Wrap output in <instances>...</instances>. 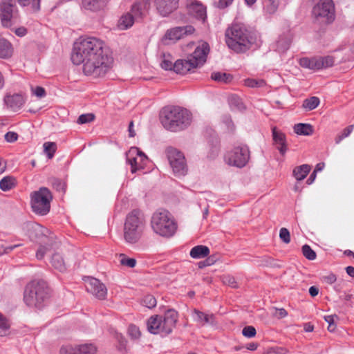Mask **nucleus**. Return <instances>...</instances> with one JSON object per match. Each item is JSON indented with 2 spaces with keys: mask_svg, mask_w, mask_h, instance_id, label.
I'll return each instance as SVG.
<instances>
[{
  "mask_svg": "<svg viewBox=\"0 0 354 354\" xmlns=\"http://www.w3.org/2000/svg\"><path fill=\"white\" fill-rule=\"evenodd\" d=\"M161 122L169 131H182L190 125L192 114L187 109L180 106L165 107L162 111Z\"/></svg>",
  "mask_w": 354,
  "mask_h": 354,
  "instance_id": "nucleus-1",
  "label": "nucleus"
},
{
  "mask_svg": "<svg viewBox=\"0 0 354 354\" xmlns=\"http://www.w3.org/2000/svg\"><path fill=\"white\" fill-rule=\"evenodd\" d=\"M105 50L102 40L93 37L80 39L74 43L71 53V61L75 65L81 64L84 59L95 57L97 53Z\"/></svg>",
  "mask_w": 354,
  "mask_h": 354,
  "instance_id": "nucleus-2",
  "label": "nucleus"
},
{
  "mask_svg": "<svg viewBox=\"0 0 354 354\" xmlns=\"http://www.w3.org/2000/svg\"><path fill=\"white\" fill-rule=\"evenodd\" d=\"M225 41L230 49L239 53L250 48L253 38L243 24H234L225 31Z\"/></svg>",
  "mask_w": 354,
  "mask_h": 354,
  "instance_id": "nucleus-3",
  "label": "nucleus"
},
{
  "mask_svg": "<svg viewBox=\"0 0 354 354\" xmlns=\"http://www.w3.org/2000/svg\"><path fill=\"white\" fill-rule=\"evenodd\" d=\"M146 221L143 214L138 209H133L126 216L124 223V239L128 243H137L141 238L145 228Z\"/></svg>",
  "mask_w": 354,
  "mask_h": 354,
  "instance_id": "nucleus-4",
  "label": "nucleus"
},
{
  "mask_svg": "<svg viewBox=\"0 0 354 354\" xmlns=\"http://www.w3.org/2000/svg\"><path fill=\"white\" fill-rule=\"evenodd\" d=\"M112 58L106 49L97 53L95 57L84 59L83 73L94 78L104 77L111 69Z\"/></svg>",
  "mask_w": 354,
  "mask_h": 354,
  "instance_id": "nucleus-5",
  "label": "nucleus"
},
{
  "mask_svg": "<svg viewBox=\"0 0 354 354\" xmlns=\"http://www.w3.org/2000/svg\"><path fill=\"white\" fill-rule=\"evenodd\" d=\"M177 321L178 313L174 309H169L163 316H151L147 320V329L152 334L167 335L176 327Z\"/></svg>",
  "mask_w": 354,
  "mask_h": 354,
  "instance_id": "nucleus-6",
  "label": "nucleus"
},
{
  "mask_svg": "<svg viewBox=\"0 0 354 354\" xmlns=\"http://www.w3.org/2000/svg\"><path fill=\"white\" fill-rule=\"evenodd\" d=\"M150 225L153 232L162 237L172 236L177 230L174 217L169 211L163 209H158L152 214Z\"/></svg>",
  "mask_w": 354,
  "mask_h": 354,
  "instance_id": "nucleus-7",
  "label": "nucleus"
},
{
  "mask_svg": "<svg viewBox=\"0 0 354 354\" xmlns=\"http://www.w3.org/2000/svg\"><path fill=\"white\" fill-rule=\"evenodd\" d=\"M49 297V289L46 281L34 280L25 289L24 300L29 306L41 308Z\"/></svg>",
  "mask_w": 354,
  "mask_h": 354,
  "instance_id": "nucleus-8",
  "label": "nucleus"
},
{
  "mask_svg": "<svg viewBox=\"0 0 354 354\" xmlns=\"http://www.w3.org/2000/svg\"><path fill=\"white\" fill-rule=\"evenodd\" d=\"M209 52V44L203 41L192 54L187 56L186 59H180L177 62V70L181 73H187L193 68L203 66L206 62Z\"/></svg>",
  "mask_w": 354,
  "mask_h": 354,
  "instance_id": "nucleus-9",
  "label": "nucleus"
},
{
  "mask_svg": "<svg viewBox=\"0 0 354 354\" xmlns=\"http://www.w3.org/2000/svg\"><path fill=\"white\" fill-rule=\"evenodd\" d=\"M30 198L31 207L35 214L44 216L49 212L53 195L47 187H42L32 192Z\"/></svg>",
  "mask_w": 354,
  "mask_h": 354,
  "instance_id": "nucleus-10",
  "label": "nucleus"
},
{
  "mask_svg": "<svg viewBox=\"0 0 354 354\" xmlns=\"http://www.w3.org/2000/svg\"><path fill=\"white\" fill-rule=\"evenodd\" d=\"M312 15L315 21L330 24L335 18V5L333 0H321L314 6Z\"/></svg>",
  "mask_w": 354,
  "mask_h": 354,
  "instance_id": "nucleus-11",
  "label": "nucleus"
},
{
  "mask_svg": "<svg viewBox=\"0 0 354 354\" xmlns=\"http://www.w3.org/2000/svg\"><path fill=\"white\" fill-rule=\"evenodd\" d=\"M166 153L174 175L178 177L185 176L188 169L184 154L173 147H168Z\"/></svg>",
  "mask_w": 354,
  "mask_h": 354,
  "instance_id": "nucleus-12",
  "label": "nucleus"
},
{
  "mask_svg": "<svg viewBox=\"0 0 354 354\" xmlns=\"http://www.w3.org/2000/svg\"><path fill=\"white\" fill-rule=\"evenodd\" d=\"M0 18L3 26L10 28L18 21V10L15 0H1Z\"/></svg>",
  "mask_w": 354,
  "mask_h": 354,
  "instance_id": "nucleus-13",
  "label": "nucleus"
},
{
  "mask_svg": "<svg viewBox=\"0 0 354 354\" xmlns=\"http://www.w3.org/2000/svg\"><path fill=\"white\" fill-rule=\"evenodd\" d=\"M250 159V151L247 145L235 147L225 156V160L230 165L237 167H244Z\"/></svg>",
  "mask_w": 354,
  "mask_h": 354,
  "instance_id": "nucleus-14",
  "label": "nucleus"
},
{
  "mask_svg": "<svg viewBox=\"0 0 354 354\" xmlns=\"http://www.w3.org/2000/svg\"><path fill=\"white\" fill-rule=\"evenodd\" d=\"M127 161L131 165V171L135 173L144 168L147 161V157L137 147H132L127 153Z\"/></svg>",
  "mask_w": 354,
  "mask_h": 354,
  "instance_id": "nucleus-15",
  "label": "nucleus"
},
{
  "mask_svg": "<svg viewBox=\"0 0 354 354\" xmlns=\"http://www.w3.org/2000/svg\"><path fill=\"white\" fill-rule=\"evenodd\" d=\"M85 287L88 292L99 299H104L106 297V286L96 278L88 277L85 279Z\"/></svg>",
  "mask_w": 354,
  "mask_h": 354,
  "instance_id": "nucleus-16",
  "label": "nucleus"
},
{
  "mask_svg": "<svg viewBox=\"0 0 354 354\" xmlns=\"http://www.w3.org/2000/svg\"><path fill=\"white\" fill-rule=\"evenodd\" d=\"M153 2L158 14L162 17L169 16L179 6V0H154Z\"/></svg>",
  "mask_w": 354,
  "mask_h": 354,
  "instance_id": "nucleus-17",
  "label": "nucleus"
},
{
  "mask_svg": "<svg viewBox=\"0 0 354 354\" xmlns=\"http://www.w3.org/2000/svg\"><path fill=\"white\" fill-rule=\"evenodd\" d=\"M195 28L192 26L175 27L166 32L165 38L169 40L177 41L183 38L185 35L193 34Z\"/></svg>",
  "mask_w": 354,
  "mask_h": 354,
  "instance_id": "nucleus-18",
  "label": "nucleus"
},
{
  "mask_svg": "<svg viewBox=\"0 0 354 354\" xmlns=\"http://www.w3.org/2000/svg\"><path fill=\"white\" fill-rule=\"evenodd\" d=\"M187 11L194 18L205 22L207 18L206 8L201 3L194 1L187 5Z\"/></svg>",
  "mask_w": 354,
  "mask_h": 354,
  "instance_id": "nucleus-19",
  "label": "nucleus"
},
{
  "mask_svg": "<svg viewBox=\"0 0 354 354\" xmlns=\"http://www.w3.org/2000/svg\"><path fill=\"white\" fill-rule=\"evenodd\" d=\"M274 144L279 153L284 156L288 150L286 135L274 127L272 129Z\"/></svg>",
  "mask_w": 354,
  "mask_h": 354,
  "instance_id": "nucleus-20",
  "label": "nucleus"
},
{
  "mask_svg": "<svg viewBox=\"0 0 354 354\" xmlns=\"http://www.w3.org/2000/svg\"><path fill=\"white\" fill-rule=\"evenodd\" d=\"M194 321L201 326L205 324L214 325L215 324V317L213 314H206L197 309L193 310Z\"/></svg>",
  "mask_w": 354,
  "mask_h": 354,
  "instance_id": "nucleus-21",
  "label": "nucleus"
},
{
  "mask_svg": "<svg viewBox=\"0 0 354 354\" xmlns=\"http://www.w3.org/2000/svg\"><path fill=\"white\" fill-rule=\"evenodd\" d=\"M45 245H41L36 253V257L37 259H42L44 257L46 251L50 248L56 246L57 243L54 240L53 236H47L44 235L41 241Z\"/></svg>",
  "mask_w": 354,
  "mask_h": 354,
  "instance_id": "nucleus-22",
  "label": "nucleus"
},
{
  "mask_svg": "<svg viewBox=\"0 0 354 354\" xmlns=\"http://www.w3.org/2000/svg\"><path fill=\"white\" fill-rule=\"evenodd\" d=\"M162 60L160 63V66L162 68L165 70H173L174 72L178 74H186L187 73H181L179 71H178L176 66L177 62L180 60L178 59L175 62V63H173V58L171 55L169 53H163L162 54Z\"/></svg>",
  "mask_w": 354,
  "mask_h": 354,
  "instance_id": "nucleus-23",
  "label": "nucleus"
},
{
  "mask_svg": "<svg viewBox=\"0 0 354 354\" xmlns=\"http://www.w3.org/2000/svg\"><path fill=\"white\" fill-rule=\"evenodd\" d=\"M109 0H83L84 7L92 11H97L104 8Z\"/></svg>",
  "mask_w": 354,
  "mask_h": 354,
  "instance_id": "nucleus-24",
  "label": "nucleus"
},
{
  "mask_svg": "<svg viewBox=\"0 0 354 354\" xmlns=\"http://www.w3.org/2000/svg\"><path fill=\"white\" fill-rule=\"evenodd\" d=\"M5 102L13 110L19 109L24 103L23 97L18 94L7 96Z\"/></svg>",
  "mask_w": 354,
  "mask_h": 354,
  "instance_id": "nucleus-25",
  "label": "nucleus"
},
{
  "mask_svg": "<svg viewBox=\"0 0 354 354\" xmlns=\"http://www.w3.org/2000/svg\"><path fill=\"white\" fill-rule=\"evenodd\" d=\"M189 254L193 259L204 258L209 254V249L206 245H196L192 248Z\"/></svg>",
  "mask_w": 354,
  "mask_h": 354,
  "instance_id": "nucleus-26",
  "label": "nucleus"
},
{
  "mask_svg": "<svg viewBox=\"0 0 354 354\" xmlns=\"http://www.w3.org/2000/svg\"><path fill=\"white\" fill-rule=\"evenodd\" d=\"M13 53L11 44L3 38H0V57L6 59L10 57Z\"/></svg>",
  "mask_w": 354,
  "mask_h": 354,
  "instance_id": "nucleus-27",
  "label": "nucleus"
},
{
  "mask_svg": "<svg viewBox=\"0 0 354 354\" xmlns=\"http://www.w3.org/2000/svg\"><path fill=\"white\" fill-rule=\"evenodd\" d=\"M310 169V165L304 164L302 165L296 167L293 169L292 174L297 180H302L306 177Z\"/></svg>",
  "mask_w": 354,
  "mask_h": 354,
  "instance_id": "nucleus-28",
  "label": "nucleus"
},
{
  "mask_svg": "<svg viewBox=\"0 0 354 354\" xmlns=\"http://www.w3.org/2000/svg\"><path fill=\"white\" fill-rule=\"evenodd\" d=\"M50 263L52 266L59 272H64L66 270L62 256L57 252L53 254L51 257Z\"/></svg>",
  "mask_w": 354,
  "mask_h": 354,
  "instance_id": "nucleus-29",
  "label": "nucleus"
},
{
  "mask_svg": "<svg viewBox=\"0 0 354 354\" xmlns=\"http://www.w3.org/2000/svg\"><path fill=\"white\" fill-rule=\"evenodd\" d=\"M295 132L298 135L310 136L313 133V127L310 124L299 123L294 127Z\"/></svg>",
  "mask_w": 354,
  "mask_h": 354,
  "instance_id": "nucleus-30",
  "label": "nucleus"
},
{
  "mask_svg": "<svg viewBox=\"0 0 354 354\" xmlns=\"http://www.w3.org/2000/svg\"><path fill=\"white\" fill-rule=\"evenodd\" d=\"M265 12L269 15L274 14L279 6V0H265L263 1Z\"/></svg>",
  "mask_w": 354,
  "mask_h": 354,
  "instance_id": "nucleus-31",
  "label": "nucleus"
},
{
  "mask_svg": "<svg viewBox=\"0 0 354 354\" xmlns=\"http://www.w3.org/2000/svg\"><path fill=\"white\" fill-rule=\"evenodd\" d=\"M212 80L223 84L230 83L232 80V76L226 73L213 72L211 75Z\"/></svg>",
  "mask_w": 354,
  "mask_h": 354,
  "instance_id": "nucleus-32",
  "label": "nucleus"
},
{
  "mask_svg": "<svg viewBox=\"0 0 354 354\" xmlns=\"http://www.w3.org/2000/svg\"><path fill=\"white\" fill-rule=\"evenodd\" d=\"M335 57L330 55L317 57L318 70L331 67L334 65Z\"/></svg>",
  "mask_w": 354,
  "mask_h": 354,
  "instance_id": "nucleus-33",
  "label": "nucleus"
},
{
  "mask_svg": "<svg viewBox=\"0 0 354 354\" xmlns=\"http://www.w3.org/2000/svg\"><path fill=\"white\" fill-rule=\"evenodd\" d=\"M134 20L133 15L127 13L121 17L119 20L118 26L122 30L127 29L132 26L134 23Z\"/></svg>",
  "mask_w": 354,
  "mask_h": 354,
  "instance_id": "nucleus-34",
  "label": "nucleus"
},
{
  "mask_svg": "<svg viewBox=\"0 0 354 354\" xmlns=\"http://www.w3.org/2000/svg\"><path fill=\"white\" fill-rule=\"evenodd\" d=\"M319 97L313 96L304 100L302 107L307 111H312L317 108L319 104Z\"/></svg>",
  "mask_w": 354,
  "mask_h": 354,
  "instance_id": "nucleus-35",
  "label": "nucleus"
},
{
  "mask_svg": "<svg viewBox=\"0 0 354 354\" xmlns=\"http://www.w3.org/2000/svg\"><path fill=\"white\" fill-rule=\"evenodd\" d=\"M229 104L232 109L243 111L245 109V106L242 100L237 95H232L229 97Z\"/></svg>",
  "mask_w": 354,
  "mask_h": 354,
  "instance_id": "nucleus-36",
  "label": "nucleus"
},
{
  "mask_svg": "<svg viewBox=\"0 0 354 354\" xmlns=\"http://www.w3.org/2000/svg\"><path fill=\"white\" fill-rule=\"evenodd\" d=\"M300 65L306 68L312 70H318L317 67V57H304L299 60Z\"/></svg>",
  "mask_w": 354,
  "mask_h": 354,
  "instance_id": "nucleus-37",
  "label": "nucleus"
},
{
  "mask_svg": "<svg viewBox=\"0 0 354 354\" xmlns=\"http://www.w3.org/2000/svg\"><path fill=\"white\" fill-rule=\"evenodd\" d=\"M15 178L6 176L0 180V189L4 192L8 191L15 186Z\"/></svg>",
  "mask_w": 354,
  "mask_h": 354,
  "instance_id": "nucleus-38",
  "label": "nucleus"
},
{
  "mask_svg": "<svg viewBox=\"0 0 354 354\" xmlns=\"http://www.w3.org/2000/svg\"><path fill=\"white\" fill-rule=\"evenodd\" d=\"M78 354H97V348L92 344L79 345Z\"/></svg>",
  "mask_w": 354,
  "mask_h": 354,
  "instance_id": "nucleus-39",
  "label": "nucleus"
},
{
  "mask_svg": "<svg viewBox=\"0 0 354 354\" xmlns=\"http://www.w3.org/2000/svg\"><path fill=\"white\" fill-rule=\"evenodd\" d=\"M57 150V145L53 142H46L44 144V151L46 153L48 158L51 159Z\"/></svg>",
  "mask_w": 354,
  "mask_h": 354,
  "instance_id": "nucleus-40",
  "label": "nucleus"
},
{
  "mask_svg": "<svg viewBox=\"0 0 354 354\" xmlns=\"http://www.w3.org/2000/svg\"><path fill=\"white\" fill-rule=\"evenodd\" d=\"M119 259L120 264L128 268H134L136 265V260L135 259L129 258L124 254H120Z\"/></svg>",
  "mask_w": 354,
  "mask_h": 354,
  "instance_id": "nucleus-41",
  "label": "nucleus"
},
{
  "mask_svg": "<svg viewBox=\"0 0 354 354\" xmlns=\"http://www.w3.org/2000/svg\"><path fill=\"white\" fill-rule=\"evenodd\" d=\"M128 14H132L134 19H141L143 15L142 6L141 3H136L133 5L131 12Z\"/></svg>",
  "mask_w": 354,
  "mask_h": 354,
  "instance_id": "nucleus-42",
  "label": "nucleus"
},
{
  "mask_svg": "<svg viewBox=\"0 0 354 354\" xmlns=\"http://www.w3.org/2000/svg\"><path fill=\"white\" fill-rule=\"evenodd\" d=\"M221 281L223 284L227 285L232 288H238L239 285L235 278L230 274L222 276Z\"/></svg>",
  "mask_w": 354,
  "mask_h": 354,
  "instance_id": "nucleus-43",
  "label": "nucleus"
},
{
  "mask_svg": "<svg viewBox=\"0 0 354 354\" xmlns=\"http://www.w3.org/2000/svg\"><path fill=\"white\" fill-rule=\"evenodd\" d=\"M303 255L308 260L313 261L316 259L315 252L307 244L302 246Z\"/></svg>",
  "mask_w": 354,
  "mask_h": 354,
  "instance_id": "nucleus-44",
  "label": "nucleus"
},
{
  "mask_svg": "<svg viewBox=\"0 0 354 354\" xmlns=\"http://www.w3.org/2000/svg\"><path fill=\"white\" fill-rule=\"evenodd\" d=\"M353 129H354L353 124L350 125V126L347 127L346 128H345L341 133L338 134L335 137V143L336 144L340 143V142L343 139L348 137L351 134V133L353 131Z\"/></svg>",
  "mask_w": 354,
  "mask_h": 354,
  "instance_id": "nucleus-45",
  "label": "nucleus"
},
{
  "mask_svg": "<svg viewBox=\"0 0 354 354\" xmlns=\"http://www.w3.org/2000/svg\"><path fill=\"white\" fill-rule=\"evenodd\" d=\"M19 3L23 6H30L32 9L35 11H38L40 9V0H18Z\"/></svg>",
  "mask_w": 354,
  "mask_h": 354,
  "instance_id": "nucleus-46",
  "label": "nucleus"
},
{
  "mask_svg": "<svg viewBox=\"0 0 354 354\" xmlns=\"http://www.w3.org/2000/svg\"><path fill=\"white\" fill-rule=\"evenodd\" d=\"M142 303L143 306L148 308H154L157 304L156 298L151 295L145 296L142 299Z\"/></svg>",
  "mask_w": 354,
  "mask_h": 354,
  "instance_id": "nucleus-47",
  "label": "nucleus"
},
{
  "mask_svg": "<svg viewBox=\"0 0 354 354\" xmlns=\"http://www.w3.org/2000/svg\"><path fill=\"white\" fill-rule=\"evenodd\" d=\"M265 84L266 82L263 80H257L254 79L248 78L245 80V85L251 88L262 87Z\"/></svg>",
  "mask_w": 354,
  "mask_h": 354,
  "instance_id": "nucleus-48",
  "label": "nucleus"
},
{
  "mask_svg": "<svg viewBox=\"0 0 354 354\" xmlns=\"http://www.w3.org/2000/svg\"><path fill=\"white\" fill-rule=\"evenodd\" d=\"M290 46V40L286 38H281L277 41V50L279 52L286 51Z\"/></svg>",
  "mask_w": 354,
  "mask_h": 354,
  "instance_id": "nucleus-49",
  "label": "nucleus"
},
{
  "mask_svg": "<svg viewBox=\"0 0 354 354\" xmlns=\"http://www.w3.org/2000/svg\"><path fill=\"white\" fill-rule=\"evenodd\" d=\"M59 354H78V346L66 345L61 347Z\"/></svg>",
  "mask_w": 354,
  "mask_h": 354,
  "instance_id": "nucleus-50",
  "label": "nucleus"
},
{
  "mask_svg": "<svg viewBox=\"0 0 354 354\" xmlns=\"http://www.w3.org/2000/svg\"><path fill=\"white\" fill-rule=\"evenodd\" d=\"M10 328L8 320L0 313V335L2 336L3 333L8 330Z\"/></svg>",
  "mask_w": 354,
  "mask_h": 354,
  "instance_id": "nucleus-51",
  "label": "nucleus"
},
{
  "mask_svg": "<svg viewBox=\"0 0 354 354\" xmlns=\"http://www.w3.org/2000/svg\"><path fill=\"white\" fill-rule=\"evenodd\" d=\"M95 119V115L93 113L82 114L79 116L77 123L86 124L92 122Z\"/></svg>",
  "mask_w": 354,
  "mask_h": 354,
  "instance_id": "nucleus-52",
  "label": "nucleus"
},
{
  "mask_svg": "<svg viewBox=\"0 0 354 354\" xmlns=\"http://www.w3.org/2000/svg\"><path fill=\"white\" fill-rule=\"evenodd\" d=\"M279 238L286 244L290 242V234L288 229L285 227L281 228L279 231Z\"/></svg>",
  "mask_w": 354,
  "mask_h": 354,
  "instance_id": "nucleus-53",
  "label": "nucleus"
},
{
  "mask_svg": "<svg viewBox=\"0 0 354 354\" xmlns=\"http://www.w3.org/2000/svg\"><path fill=\"white\" fill-rule=\"evenodd\" d=\"M257 333L256 329L252 326H248L243 328L242 330V334L243 336L246 337H253L255 336Z\"/></svg>",
  "mask_w": 354,
  "mask_h": 354,
  "instance_id": "nucleus-54",
  "label": "nucleus"
},
{
  "mask_svg": "<svg viewBox=\"0 0 354 354\" xmlns=\"http://www.w3.org/2000/svg\"><path fill=\"white\" fill-rule=\"evenodd\" d=\"M128 333L133 339H138L140 336V331L139 328L133 324H131L129 326Z\"/></svg>",
  "mask_w": 354,
  "mask_h": 354,
  "instance_id": "nucleus-55",
  "label": "nucleus"
},
{
  "mask_svg": "<svg viewBox=\"0 0 354 354\" xmlns=\"http://www.w3.org/2000/svg\"><path fill=\"white\" fill-rule=\"evenodd\" d=\"M5 140L8 142H14L18 139V134L14 131H8L4 136Z\"/></svg>",
  "mask_w": 354,
  "mask_h": 354,
  "instance_id": "nucleus-56",
  "label": "nucleus"
},
{
  "mask_svg": "<svg viewBox=\"0 0 354 354\" xmlns=\"http://www.w3.org/2000/svg\"><path fill=\"white\" fill-rule=\"evenodd\" d=\"M215 261L216 259L214 258V257H209L205 261L199 262L198 266L200 268H203L205 266H209L214 264Z\"/></svg>",
  "mask_w": 354,
  "mask_h": 354,
  "instance_id": "nucleus-57",
  "label": "nucleus"
},
{
  "mask_svg": "<svg viewBox=\"0 0 354 354\" xmlns=\"http://www.w3.org/2000/svg\"><path fill=\"white\" fill-rule=\"evenodd\" d=\"M32 92L38 97H43L46 95V91L43 87L37 86L36 88H32Z\"/></svg>",
  "mask_w": 354,
  "mask_h": 354,
  "instance_id": "nucleus-58",
  "label": "nucleus"
},
{
  "mask_svg": "<svg viewBox=\"0 0 354 354\" xmlns=\"http://www.w3.org/2000/svg\"><path fill=\"white\" fill-rule=\"evenodd\" d=\"M234 0H218L216 3V7L219 9H224L230 6Z\"/></svg>",
  "mask_w": 354,
  "mask_h": 354,
  "instance_id": "nucleus-59",
  "label": "nucleus"
},
{
  "mask_svg": "<svg viewBox=\"0 0 354 354\" xmlns=\"http://www.w3.org/2000/svg\"><path fill=\"white\" fill-rule=\"evenodd\" d=\"M324 281L329 284H332V283H335L337 280V277H336L335 274H330L327 276H325L324 277Z\"/></svg>",
  "mask_w": 354,
  "mask_h": 354,
  "instance_id": "nucleus-60",
  "label": "nucleus"
},
{
  "mask_svg": "<svg viewBox=\"0 0 354 354\" xmlns=\"http://www.w3.org/2000/svg\"><path fill=\"white\" fill-rule=\"evenodd\" d=\"M288 315L287 311L284 308L277 309L276 316L281 319L286 317Z\"/></svg>",
  "mask_w": 354,
  "mask_h": 354,
  "instance_id": "nucleus-61",
  "label": "nucleus"
},
{
  "mask_svg": "<svg viewBox=\"0 0 354 354\" xmlns=\"http://www.w3.org/2000/svg\"><path fill=\"white\" fill-rule=\"evenodd\" d=\"M15 32L17 35H18L19 37H23L26 34L27 30L25 28L20 27V28H17L15 30Z\"/></svg>",
  "mask_w": 354,
  "mask_h": 354,
  "instance_id": "nucleus-62",
  "label": "nucleus"
},
{
  "mask_svg": "<svg viewBox=\"0 0 354 354\" xmlns=\"http://www.w3.org/2000/svg\"><path fill=\"white\" fill-rule=\"evenodd\" d=\"M319 293V289L316 286H311L309 288V294L310 295V296H312L313 297L317 296Z\"/></svg>",
  "mask_w": 354,
  "mask_h": 354,
  "instance_id": "nucleus-63",
  "label": "nucleus"
},
{
  "mask_svg": "<svg viewBox=\"0 0 354 354\" xmlns=\"http://www.w3.org/2000/svg\"><path fill=\"white\" fill-rule=\"evenodd\" d=\"M346 273L351 277L354 278V267L353 266H347L346 268Z\"/></svg>",
  "mask_w": 354,
  "mask_h": 354,
  "instance_id": "nucleus-64",
  "label": "nucleus"
}]
</instances>
